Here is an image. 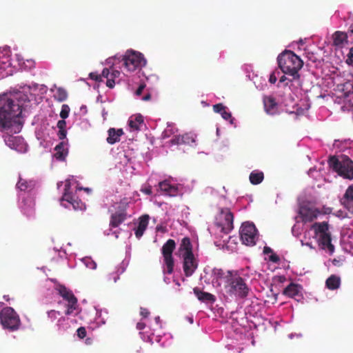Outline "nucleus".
<instances>
[{"instance_id":"obj_62","label":"nucleus","mask_w":353,"mask_h":353,"mask_svg":"<svg viewBox=\"0 0 353 353\" xmlns=\"http://www.w3.org/2000/svg\"><path fill=\"white\" fill-rule=\"evenodd\" d=\"M3 298L6 300H8V297H6V296H3Z\"/></svg>"},{"instance_id":"obj_15","label":"nucleus","mask_w":353,"mask_h":353,"mask_svg":"<svg viewBox=\"0 0 353 353\" xmlns=\"http://www.w3.org/2000/svg\"><path fill=\"white\" fill-rule=\"evenodd\" d=\"M263 102L265 111L267 114L275 115L279 113V104L274 97L264 96Z\"/></svg>"},{"instance_id":"obj_28","label":"nucleus","mask_w":353,"mask_h":353,"mask_svg":"<svg viewBox=\"0 0 353 353\" xmlns=\"http://www.w3.org/2000/svg\"><path fill=\"white\" fill-rule=\"evenodd\" d=\"M64 142L59 143L54 148L56 152L54 157L57 159L63 161L68 154V150L64 148Z\"/></svg>"},{"instance_id":"obj_43","label":"nucleus","mask_w":353,"mask_h":353,"mask_svg":"<svg viewBox=\"0 0 353 353\" xmlns=\"http://www.w3.org/2000/svg\"><path fill=\"white\" fill-rule=\"evenodd\" d=\"M225 108L222 103H217L213 105V110L216 113H221Z\"/></svg>"},{"instance_id":"obj_3","label":"nucleus","mask_w":353,"mask_h":353,"mask_svg":"<svg viewBox=\"0 0 353 353\" xmlns=\"http://www.w3.org/2000/svg\"><path fill=\"white\" fill-rule=\"evenodd\" d=\"M311 230L314 232L319 247L330 253H332L334 250V246L332 243L331 232L328 223L327 221L316 222L312 224Z\"/></svg>"},{"instance_id":"obj_41","label":"nucleus","mask_w":353,"mask_h":353,"mask_svg":"<svg viewBox=\"0 0 353 353\" xmlns=\"http://www.w3.org/2000/svg\"><path fill=\"white\" fill-rule=\"evenodd\" d=\"M347 58L346 59V63L348 64V65H353V47H352L350 50H349V52L347 54Z\"/></svg>"},{"instance_id":"obj_7","label":"nucleus","mask_w":353,"mask_h":353,"mask_svg":"<svg viewBox=\"0 0 353 353\" xmlns=\"http://www.w3.org/2000/svg\"><path fill=\"white\" fill-rule=\"evenodd\" d=\"M0 323L3 328L10 331L18 330L21 326L19 316L11 307H6L1 310Z\"/></svg>"},{"instance_id":"obj_21","label":"nucleus","mask_w":353,"mask_h":353,"mask_svg":"<svg viewBox=\"0 0 353 353\" xmlns=\"http://www.w3.org/2000/svg\"><path fill=\"white\" fill-rule=\"evenodd\" d=\"M149 220L150 216L148 214H143L140 216L138 226L134 232L137 238L140 239L143 236L148 227Z\"/></svg>"},{"instance_id":"obj_17","label":"nucleus","mask_w":353,"mask_h":353,"mask_svg":"<svg viewBox=\"0 0 353 353\" xmlns=\"http://www.w3.org/2000/svg\"><path fill=\"white\" fill-rule=\"evenodd\" d=\"M302 287L294 283H290L283 291V294L292 299L301 298L302 296Z\"/></svg>"},{"instance_id":"obj_31","label":"nucleus","mask_w":353,"mask_h":353,"mask_svg":"<svg viewBox=\"0 0 353 353\" xmlns=\"http://www.w3.org/2000/svg\"><path fill=\"white\" fill-rule=\"evenodd\" d=\"M54 97L55 100L59 102L64 101L68 98V92L64 88H59L56 90Z\"/></svg>"},{"instance_id":"obj_50","label":"nucleus","mask_w":353,"mask_h":353,"mask_svg":"<svg viewBox=\"0 0 353 353\" xmlns=\"http://www.w3.org/2000/svg\"><path fill=\"white\" fill-rule=\"evenodd\" d=\"M141 191L147 195H150L152 194V187L148 185L147 187L142 188Z\"/></svg>"},{"instance_id":"obj_18","label":"nucleus","mask_w":353,"mask_h":353,"mask_svg":"<svg viewBox=\"0 0 353 353\" xmlns=\"http://www.w3.org/2000/svg\"><path fill=\"white\" fill-rule=\"evenodd\" d=\"M341 202L343 207L353 214V184L347 188Z\"/></svg>"},{"instance_id":"obj_64","label":"nucleus","mask_w":353,"mask_h":353,"mask_svg":"<svg viewBox=\"0 0 353 353\" xmlns=\"http://www.w3.org/2000/svg\"><path fill=\"white\" fill-rule=\"evenodd\" d=\"M156 320H157V321H159V316H158V317H157V318H156Z\"/></svg>"},{"instance_id":"obj_39","label":"nucleus","mask_w":353,"mask_h":353,"mask_svg":"<svg viewBox=\"0 0 353 353\" xmlns=\"http://www.w3.org/2000/svg\"><path fill=\"white\" fill-rule=\"evenodd\" d=\"M60 315V312L59 311H56L52 310L48 312V316L51 319L52 321L57 319V316Z\"/></svg>"},{"instance_id":"obj_1","label":"nucleus","mask_w":353,"mask_h":353,"mask_svg":"<svg viewBox=\"0 0 353 353\" xmlns=\"http://www.w3.org/2000/svg\"><path fill=\"white\" fill-rule=\"evenodd\" d=\"M26 97L21 94H3L0 95V131L9 130L16 123V119L22 113L23 103L21 99Z\"/></svg>"},{"instance_id":"obj_42","label":"nucleus","mask_w":353,"mask_h":353,"mask_svg":"<svg viewBox=\"0 0 353 353\" xmlns=\"http://www.w3.org/2000/svg\"><path fill=\"white\" fill-rule=\"evenodd\" d=\"M77 335L80 339H83L86 336L87 332L85 327H80L77 329Z\"/></svg>"},{"instance_id":"obj_58","label":"nucleus","mask_w":353,"mask_h":353,"mask_svg":"<svg viewBox=\"0 0 353 353\" xmlns=\"http://www.w3.org/2000/svg\"><path fill=\"white\" fill-rule=\"evenodd\" d=\"M183 268H184V271L185 272V274L188 275V271L189 270H190L191 268H193V269L192 270L194 271L197 268V266H188V265H185V266H183Z\"/></svg>"},{"instance_id":"obj_32","label":"nucleus","mask_w":353,"mask_h":353,"mask_svg":"<svg viewBox=\"0 0 353 353\" xmlns=\"http://www.w3.org/2000/svg\"><path fill=\"white\" fill-rule=\"evenodd\" d=\"M183 144L192 145L195 143V137L190 133H186L182 135Z\"/></svg>"},{"instance_id":"obj_47","label":"nucleus","mask_w":353,"mask_h":353,"mask_svg":"<svg viewBox=\"0 0 353 353\" xmlns=\"http://www.w3.org/2000/svg\"><path fill=\"white\" fill-rule=\"evenodd\" d=\"M106 85L109 88H113L115 85V81H114V79H112L111 77H109L107 81H106Z\"/></svg>"},{"instance_id":"obj_54","label":"nucleus","mask_w":353,"mask_h":353,"mask_svg":"<svg viewBox=\"0 0 353 353\" xmlns=\"http://www.w3.org/2000/svg\"><path fill=\"white\" fill-rule=\"evenodd\" d=\"M145 87V84H143V83H142V84L139 85V88H137V90H136V92H135V93H136V94H137V96L141 95V93H142V92H143V90H144Z\"/></svg>"},{"instance_id":"obj_56","label":"nucleus","mask_w":353,"mask_h":353,"mask_svg":"<svg viewBox=\"0 0 353 353\" xmlns=\"http://www.w3.org/2000/svg\"><path fill=\"white\" fill-rule=\"evenodd\" d=\"M119 75H120V72L118 70H112V72L110 73V77L112 79L119 77Z\"/></svg>"},{"instance_id":"obj_44","label":"nucleus","mask_w":353,"mask_h":353,"mask_svg":"<svg viewBox=\"0 0 353 353\" xmlns=\"http://www.w3.org/2000/svg\"><path fill=\"white\" fill-rule=\"evenodd\" d=\"M91 79L95 80L96 81H101V76L96 72H91L89 74Z\"/></svg>"},{"instance_id":"obj_45","label":"nucleus","mask_w":353,"mask_h":353,"mask_svg":"<svg viewBox=\"0 0 353 353\" xmlns=\"http://www.w3.org/2000/svg\"><path fill=\"white\" fill-rule=\"evenodd\" d=\"M276 72H273L270 75L269 82L270 83L274 84L276 82L277 77H276ZM277 74H279V72H277Z\"/></svg>"},{"instance_id":"obj_55","label":"nucleus","mask_w":353,"mask_h":353,"mask_svg":"<svg viewBox=\"0 0 353 353\" xmlns=\"http://www.w3.org/2000/svg\"><path fill=\"white\" fill-rule=\"evenodd\" d=\"M136 327L139 330H142L145 327V323L143 322H139L137 323Z\"/></svg>"},{"instance_id":"obj_4","label":"nucleus","mask_w":353,"mask_h":353,"mask_svg":"<svg viewBox=\"0 0 353 353\" xmlns=\"http://www.w3.org/2000/svg\"><path fill=\"white\" fill-rule=\"evenodd\" d=\"M227 276V284L229 287L228 292L241 299L245 298L248 295L249 288L238 272L228 270Z\"/></svg>"},{"instance_id":"obj_27","label":"nucleus","mask_w":353,"mask_h":353,"mask_svg":"<svg viewBox=\"0 0 353 353\" xmlns=\"http://www.w3.org/2000/svg\"><path fill=\"white\" fill-rule=\"evenodd\" d=\"M347 34L343 32L336 31L333 34V42L334 46H341L347 42Z\"/></svg>"},{"instance_id":"obj_52","label":"nucleus","mask_w":353,"mask_h":353,"mask_svg":"<svg viewBox=\"0 0 353 353\" xmlns=\"http://www.w3.org/2000/svg\"><path fill=\"white\" fill-rule=\"evenodd\" d=\"M66 130H59L58 132V137L59 139H64L66 137Z\"/></svg>"},{"instance_id":"obj_59","label":"nucleus","mask_w":353,"mask_h":353,"mask_svg":"<svg viewBox=\"0 0 353 353\" xmlns=\"http://www.w3.org/2000/svg\"><path fill=\"white\" fill-rule=\"evenodd\" d=\"M151 99V94L150 93L146 94L143 97L142 99L143 101H149Z\"/></svg>"},{"instance_id":"obj_48","label":"nucleus","mask_w":353,"mask_h":353,"mask_svg":"<svg viewBox=\"0 0 353 353\" xmlns=\"http://www.w3.org/2000/svg\"><path fill=\"white\" fill-rule=\"evenodd\" d=\"M140 314L143 317L147 318L149 316V314H150V312H149V310L147 308L141 307L140 308Z\"/></svg>"},{"instance_id":"obj_38","label":"nucleus","mask_w":353,"mask_h":353,"mask_svg":"<svg viewBox=\"0 0 353 353\" xmlns=\"http://www.w3.org/2000/svg\"><path fill=\"white\" fill-rule=\"evenodd\" d=\"M295 79H293V77H292V79H290L288 77H287L285 75H282L281 77H280V79H279V83H284V86L286 87L289 85L290 83L292 82L293 81H294Z\"/></svg>"},{"instance_id":"obj_29","label":"nucleus","mask_w":353,"mask_h":353,"mask_svg":"<svg viewBox=\"0 0 353 353\" xmlns=\"http://www.w3.org/2000/svg\"><path fill=\"white\" fill-rule=\"evenodd\" d=\"M17 186L21 191H28L34 188L35 182L33 181H28L26 179H20Z\"/></svg>"},{"instance_id":"obj_49","label":"nucleus","mask_w":353,"mask_h":353,"mask_svg":"<svg viewBox=\"0 0 353 353\" xmlns=\"http://www.w3.org/2000/svg\"><path fill=\"white\" fill-rule=\"evenodd\" d=\"M83 263L86 265H96V263L90 257H85L82 259Z\"/></svg>"},{"instance_id":"obj_19","label":"nucleus","mask_w":353,"mask_h":353,"mask_svg":"<svg viewBox=\"0 0 353 353\" xmlns=\"http://www.w3.org/2000/svg\"><path fill=\"white\" fill-rule=\"evenodd\" d=\"M123 134V130L121 128L115 129L114 128H110L108 130V137H107L106 141L109 144H114L120 141L121 137Z\"/></svg>"},{"instance_id":"obj_26","label":"nucleus","mask_w":353,"mask_h":353,"mask_svg":"<svg viewBox=\"0 0 353 353\" xmlns=\"http://www.w3.org/2000/svg\"><path fill=\"white\" fill-rule=\"evenodd\" d=\"M340 277L334 274H332L330 276H329L325 281L326 287L331 290L338 289L340 287Z\"/></svg>"},{"instance_id":"obj_10","label":"nucleus","mask_w":353,"mask_h":353,"mask_svg":"<svg viewBox=\"0 0 353 353\" xmlns=\"http://www.w3.org/2000/svg\"><path fill=\"white\" fill-rule=\"evenodd\" d=\"M71 183L67 181L65 184L64 193L60 199L61 205L65 208H69L72 205L74 210H83L85 209V205L81 200L75 197L70 192Z\"/></svg>"},{"instance_id":"obj_61","label":"nucleus","mask_w":353,"mask_h":353,"mask_svg":"<svg viewBox=\"0 0 353 353\" xmlns=\"http://www.w3.org/2000/svg\"><path fill=\"white\" fill-rule=\"evenodd\" d=\"M123 271H124V269H123V268H121V273L123 272Z\"/></svg>"},{"instance_id":"obj_57","label":"nucleus","mask_w":353,"mask_h":353,"mask_svg":"<svg viewBox=\"0 0 353 353\" xmlns=\"http://www.w3.org/2000/svg\"><path fill=\"white\" fill-rule=\"evenodd\" d=\"M119 279V274H110L109 279L113 280L114 283L117 282V281Z\"/></svg>"},{"instance_id":"obj_40","label":"nucleus","mask_w":353,"mask_h":353,"mask_svg":"<svg viewBox=\"0 0 353 353\" xmlns=\"http://www.w3.org/2000/svg\"><path fill=\"white\" fill-rule=\"evenodd\" d=\"M221 117H223V119L225 120H229L230 119V122L232 123V114L230 112H228L227 110H226V107L224 108V110H223L221 113Z\"/></svg>"},{"instance_id":"obj_8","label":"nucleus","mask_w":353,"mask_h":353,"mask_svg":"<svg viewBox=\"0 0 353 353\" xmlns=\"http://www.w3.org/2000/svg\"><path fill=\"white\" fill-rule=\"evenodd\" d=\"M123 65L129 72H134L146 65L143 55L138 52L128 50L123 56Z\"/></svg>"},{"instance_id":"obj_25","label":"nucleus","mask_w":353,"mask_h":353,"mask_svg":"<svg viewBox=\"0 0 353 353\" xmlns=\"http://www.w3.org/2000/svg\"><path fill=\"white\" fill-rule=\"evenodd\" d=\"M263 252L265 255V260L273 263H278L280 262V257L273 251L271 248L265 246L263 248Z\"/></svg>"},{"instance_id":"obj_11","label":"nucleus","mask_w":353,"mask_h":353,"mask_svg":"<svg viewBox=\"0 0 353 353\" xmlns=\"http://www.w3.org/2000/svg\"><path fill=\"white\" fill-rule=\"evenodd\" d=\"M239 234L243 244L253 246L257 240V230L254 223L245 222L242 223Z\"/></svg>"},{"instance_id":"obj_2","label":"nucleus","mask_w":353,"mask_h":353,"mask_svg":"<svg viewBox=\"0 0 353 353\" xmlns=\"http://www.w3.org/2000/svg\"><path fill=\"white\" fill-rule=\"evenodd\" d=\"M277 62L281 71L293 79H299V71L303 65V61L294 52L285 50L277 57Z\"/></svg>"},{"instance_id":"obj_33","label":"nucleus","mask_w":353,"mask_h":353,"mask_svg":"<svg viewBox=\"0 0 353 353\" xmlns=\"http://www.w3.org/2000/svg\"><path fill=\"white\" fill-rule=\"evenodd\" d=\"M213 272H214V274L217 275L218 278H219V279H224L225 283H227L228 271L227 272H224L221 268H214L213 270Z\"/></svg>"},{"instance_id":"obj_46","label":"nucleus","mask_w":353,"mask_h":353,"mask_svg":"<svg viewBox=\"0 0 353 353\" xmlns=\"http://www.w3.org/2000/svg\"><path fill=\"white\" fill-rule=\"evenodd\" d=\"M57 128H59V130H65V127H66V122L65 121V119H61V120H59L58 122H57Z\"/></svg>"},{"instance_id":"obj_14","label":"nucleus","mask_w":353,"mask_h":353,"mask_svg":"<svg viewBox=\"0 0 353 353\" xmlns=\"http://www.w3.org/2000/svg\"><path fill=\"white\" fill-rule=\"evenodd\" d=\"M299 214L304 223L312 222L321 214V212L315 208L303 205L299 208Z\"/></svg>"},{"instance_id":"obj_20","label":"nucleus","mask_w":353,"mask_h":353,"mask_svg":"<svg viewBox=\"0 0 353 353\" xmlns=\"http://www.w3.org/2000/svg\"><path fill=\"white\" fill-rule=\"evenodd\" d=\"M159 188L165 194L174 196L178 193V188L170 183L168 181H163L159 183Z\"/></svg>"},{"instance_id":"obj_36","label":"nucleus","mask_w":353,"mask_h":353,"mask_svg":"<svg viewBox=\"0 0 353 353\" xmlns=\"http://www.w3.org/2000/svg\"><path fill=\"white\" fill-rule=\"evenodd\" d=\"M287 278L284 275H275L272 277V281L274 283H283L285 282Z\"/></svg>"},{"instance_id":"obj_63","label":"nucleus","mask_w":353,"mask_h":353,"mask_svg":"<svg viewBox=\"0 0 353 353\" xmlns=\"http://www.w3.org/2000/svg\"><path fill=\"white\" fill-rule=\"evenodd\" d=\"M3 298L6 300H8V297H6V296H3Z\"/></svg>"},{"instance_id":"obj_23","label":"nucleus","mask_w":353,"mask_h":353,"mask_svg":"<svg viewBox=\"0 0 353 353\" xmlns=\"http://www.w3.org/2000/svg\"><path fill=\"white\" fill-rule=\"evenodd\" d=\"M193 291L197 299L202 302L214 303L216 301V298L213 294L203 292L198 288H194Z\"/></svg>"},{"instance_id":"obj_9","label":"nucleus","mask_w":353,"mask_h":353,"mask_svg":"<svg viewBox=\"0 0 353 353\" xmlns=\"http://www.w3.org/2000/svg\"><path fill=\"white\" fill-rule=\"evenodd\" d=\"M234 215L228 208H221L216 219V225L224 234L230 233L234 228Z\"/></svg>"},{"instance_id":"obj_34","label":"nucleus","mask_w":353,"mask_h":353,"mask_svg":"<svg viewBox=\"0 0 353 353\" xmlns=\"http://www.w3.org/2000/svg\"><path fill=\"white\" fill-rule=\"evenodd\" d=\"M175 132V130L170 125H168L164 131L162 132L161 137L163 139H167L170 137L171 135L174 134Z\"/></svg>"},{"instance_id":"obj_51","label":"nucleus","mask_w":353,"mask_h":353,"mask_svg":"<svg viewBox=\"0 0 353 353\" xmlns=\"http://www.w3.org/2000/svg\"><path fill=\"white\" fill-rule=\"evenodd\" d=\"M100 75L101 76V78L104 77L108 79L109 77H110V72L109 69L104 68L102 71L101 74H100Z\"/></svg>"},{"instance_id":"obj_35","label":"nucleus","mask_w":353,"mask_h":353,"mask_svg":"<svg viewBox=\"0 0 353 353\" xmlns=\"http://www.w3.org/2000/svg\"><path fill=\"white\" fill-rule=\"evenodd\" d=\"M70 108L68 105L63 104L61 107V110L60 112V117L63 119H65L68 117L70 113Z\"/></svg>"},{"instance_id":"obj_22","label":"nucleus","mask_w":353,"mask_h":353,"mask_svg":"<svg viewBox=\"0 0 353 353\" xmlns=\"http://www.w3.org/2000/svg\"><path fill=\"white\" fill-rule=\"evenodd\" d=\"M6 134L3 135V139L6 144L11 149L17 150L19 143L21 141L19 137H14L10 133L12 132L11 128L9 130L4 131Z\"/></svg>"},{"instance_id":"obj_53","label":"nucleus","mask_w":353,"mask_h":353,"mask_svg":"<svg viewBox=\"0 0 353 353\" xmlns=\"http://www.w3.org/2000/svg\"><path fill=\"white\" fill-rule=\"evenodd\" d=\"M163 272L164 274H172L173 272V266H164Z\"/></svg>"},{"instance_id":"obj_5","label":"nucleus","mask_w":353,"mask_h":353,"mask_svg":"<svg viewBox=\"0 0 353 353\" xmlns=\"http://www.w3.org/2000/svg\"><path fill=\"white\" fill-rule=\"evenodd\" d=\"M328 164L339 176L350 180L353 179V161L349 157L345 156L339 160L336 157L331 156Z\"/></svg>"},{"instance_id":"obj_24","label":"nucleus","mask_w":353,"mask_h":353,"mask_svg":"<svg viewBox=\"0 0 353 353\" xmlns=\"http://www.w3.org/2000/svg\"><path fill=\"white\" fill-rule=\"evenodd\" d=\"M143 124V117L141 114H136L130 117L128 120V125L131 129L134 130H139L141 125Z\"/></svg>"},{"instance_id":"obj_60","label":"nucleus","mask_w":353,"mask_h":353,"mask_svg":"<svg viewBox=\"0 0 353 353\" xmlns=\"http://www.w3.org/2000/svg\"><path fill=\"white\" fill-rule=\"evenodd\" d=\"M348 32H349L350 36H353V23L350 25V26L348 29Z\"/></svg>"},{"instance_id":"obj_6","label":"nucleus","mask_w":353,"mask_h":353,"mask_svg":"<svg viewBox=\"0 0 353 353\" xmlns=\"http://www.w3.org/2000/svg\"><path fill=\"white\" fill-rule=\"evenodd\" d=\"M175 254L181 260L183 265H198V255L193 252V246L189 237L181 239Z\"/></svg>"},{"instance_id":"obj_30","label":"nucleus","mask_w":353,"mask_h":353,"mask_svg":"<svg viewBox=\"0 0 353 353\" xmlns=\"http://www.w3.org/2000/svg\"><path fill=\"white\" fill-rule=\"evenodd\" d=\"M249 178L252 184L258 185L263 181L264 174L263 172L254 170L250 173Z\"/></svg>"},{"instance_id":"obj_16","label":"nucleus","mask_w":353,"mask_h":353,"mask_svg":"<svg viewBox=\"0 0 353 353\" xmlns=\"http://www.w3.org/2000/svg\"><path fill=\"white\" fill-rule=\"evenodd\" d=\"M127 212L125 207L119 208V210L113 213L110 216V226L112 228H117L127 219Z\"/></svg>"},{"instance_id":"obj_37","label":"nucleus","mask_w":353,"mask_h":353,"mask_svg":"<svg viewBox=\"0 0 353 353\" xmlns=\"http://www.w3.org/2000/svg\"><path fill=\"white\" fill-rule=\"evenodd\" d=\"M171 145H181L183 144L182 135H176L170 140Z\"/></svg>"},{"instance_id":"obj_12","label":"nucleus","mask_w":353,"mask_h":353,"mask_svg":"<svg viewBox=\"0 0 353 353\" xmlns=\"http://www.w3.org/2000/svg\"><path fill=\"white\" fill-rule=\"evenodd\" d=\"M55 289L59 294L68 302L65 314L70 315L77 307V299L71 290L63 285L58 284Z\"/></svg>"},{"instance_id":"obj_13","label":"nucleus","mask_w":353,"mask_h":353,"mask_svg":"<svg viewBox=\"0 0 353 353\" xmlns=\"http://www.w3.org/2000/svg\"><path fill=\"white\" fill-rule=\"evenodd\" d=\"M176 248V243L173 239H168L162 246L161 254L165 265H174L173 252Z\"/></svg>"}]
</instances>
